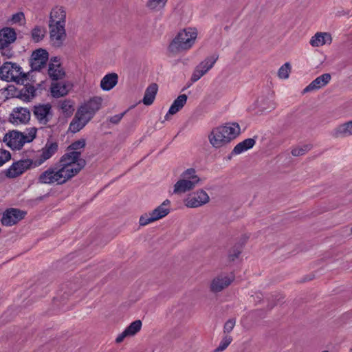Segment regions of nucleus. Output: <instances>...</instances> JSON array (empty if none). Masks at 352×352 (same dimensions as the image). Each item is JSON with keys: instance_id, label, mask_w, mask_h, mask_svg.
I'll list each match as a JSON object with an SVG mask.
<instances>
[{"instance_id": "1", "label": "nucleus", "mask_w": 352, "mask_h": 352, "mask_svg": "<svg viewBox=\"0 0 352 352\" xmlns=\"http://www.w3.org/2000/svg\"><path fill=\"white\" fill-rule=\"evenodd\" d=\"M86 160H80L73 165L50 166L39 175L37 182L41 184L62 185L78 175L86 166Z\"/></svg>"}, {"instance_id": "2", "label": "nucleus", "mask_w": 352, "mask_h": 352, "mask_svg": "<svg viewBox=\"0 0 352 352\" xmlns=\"http://www.w3.org/2000/svg\"><path fill=\"white\" fill-rule=\"evenodd\" d=\"M239 133V125L232 123L231 125L226 124L213 129L208 138L212 146L220 148L236 138Z\"/></svg>"}, {"instance_id": "3", "label": "nucleus", "mask_w": 352, "mask_h": 352, "mask_svg": "<svg viewBox=\"0 0 352 352\" xmlns=\"http://www.w3.org/2000/svg\"><path fill=\"white\" fill-rule=\"evenodd\" d=\"M197 33L191 28L184 29L178 32L168 46L170 56H175L190 49L195 43Z\"/></svg>"}, {"instance_id": "4", "label": "nucleus", "mask_w": 352, "mask_h": 352, "mask_svg": "<svg viewBox=\"0 0 352 352\" xmlns=\"http://www.w3.org/2000/svg\"><path fill=\"white\" fill-rule=\"evenodd\" d=\"M28 131V134L15 130L9 131L5 135L3 141L12 149L20 150L25 143L31 142L35 139L38 129L32 127Z\"/></svg>"}, {"instance_id": "5", "label": "nucleus", "mask_w": 352, "mask_h": 352, "mask_svg": "<svg viewBox=\"0 0 352 352\" xmlns=\"http://www.w3.org/2000/svg\"><path fill=\"white\" fill-rule=\"evenodd\" d=\"M21 67L15 63L6 62L0 67V78L6 82L23 84L29 79L30 72H23Z\"/></svg>"}, {"instance_id": "6", "label": "nucleus", "mask_w": 352, "mask_h": 352, "mask_svg": "<svg viewBox=\"0 0 352 352\" xmlns=\"http://www.w3.org/2000/svg\"><path fill=\"white\" fill-rule=\"evenodd\" d=\"M181 179L174 185L173 193L181 194L192 190L200 181L196 170L191 168L184 171Z\"/></svg>"}, {"instance_id": "7", "label": "nucleus", "mask_w": 352, "mask_h": 352, "mask_svg": "<svg viewBox=\"0 0 352 352\" xmlns=\"http://www.w3.org/2000/svg\"><path fill=\"white\" fill-rule=\"evenodd\" d=\"M39 166L34 156L32 158L21 159L12 163V164L4 170V174L9 179L19 177L25 171Z\"/></svg>"}, {"instance_id": "8", "label": "nucleus", "mask_w": 352, "mask_h": 352, "mask_svg": "<svg viewBox=\"0 0 352 352\" xmlns=\"http://www.w3.org/2000/svg\"><path fill=\"white\" fill-rule=\"evenodd\" d=\"M102 98L99 96L91 98L89 100L82 104L78 109V114L83 116L87 121H90L96 112H98L102 107Z\"/></svg>"}, {"instance_id": "9", "label": "nucleus", "mask_w": 352, "mask_h": 352, "mask_svg": "<svg viewBox=\"0 0 352 352\" xmlns=\"http://www.w3.org/2000/svg\"><path fill=\"white\" fill-rule=\"evenodd\" d=\"M219 58V54H214L210 56L206 57L195 68L192 74L190 80L193 82L199 80L210 69H212Z\"/></svg>"}, {"instance_id": "10", "label": "nucleus", "mask_w": 352, "mask_h": 352, "mask_svg": "<svg viewBox=\"0 0 352 352\" xmlns=\"http://www.w3.org/2000/svg\"><path fill=\"white\" fill-rule=\"evenodd\" d=\"M50 29V38L52 42V45L56 47H60L63 45L66 39L67 34L65 25L63 24H48Z\"/></svg>"}, {"instance_id": "11", "label": "nucleus", "mask_w": 352, "mask_h": 352, "mask_svg": "<svg viewBox=\"0 0 352 352\" xmlns=\"http://www.w3.org/2000/svg\"><path fill=\"white\" fill-rule=\"evenodd\" d=\"M32 112L39 124L43 125H46L53 116L52 105L50 103L34 105Z\"/></svg>"}, {"instance_id": "12", "label": "nucleus", "mask_w": 352, "mask_h": 352, "mask_svg": "<svg viewBox=\"0 0 352 352\" xmlns=\"http://www.w3.org/2000/svg\"><path fill=\"white\" fill-rule=\"evenodd\" d=\"M48 58L49 54L45 49L39 48L34 51L30 60L31 72L40 71L46 65Z\"/></svg>"}, {"instance_id": "13", "label": "nucleus", "mask_w": 352, "mask_h": 352, "mask_svg": "<svg viewBox=\"0 0 352 352\" xmlns=\"http://www.w3.org/2000/svg\"><path fill=\"white\" fill-rule=\"evenodd\" d=\"M51 138L50 136L47 139L45 146L41 150V154L39 156L34 155L37 162L39 163V166L51 158L58 151V142L56 141H52Z\"/></svg>"}, {"instance_id": "14", "label": "nucleus", "mask_w": 352, "mask_h": 352, "mask_svg": "<svg viewBox=\"0 0 352 352\" xmlns=\"http://www.w3.org/2000/svg\"><path fill=\"white\" fill-rule=\"evenodd\" d=\"M26 212L17 208L7 209L3 214L1 223L6 226H11L23 219Z\"/></svg>"}, {"instance_id": "15", "label": "nucleus", "mask_w": 352, "mask_h": 352, "mask_svg": "<svg viewBox=\"0 0 352 352\" xmlns=\"http://www.w3.org/2000/svg\"><path fill=\"white\" fill-rule=\"evenodd\" d=\"M31 113L24 107L14 108L10 114L9 121L13 124H27L30 120Z\"/></svg>"}, {"instance_id": "16", "label": "nucleus", "mask_w": 352, "mask_h": 352, "mask_svg": "<svg viewBox=\"0 0 352 352\" xmlns=\"http://www.w3.org/2000/svg\"><path fill=\"white\" fill-rule=\"evenodd\" d=\"M209 200L208 195L204 190H199L185 200V206L188 208H197L207 204Z\"/></svg>"}, {"instance_id": "17", "label": "nucleus", "mask_w": 352, "mask_h": 352, "mask_svg": "<svg viewBox=\"0 0 352 352\" xmlns=\"http://www.w3.org/2000/svg\"><path fill=\"white\" fill-rule=\"evenodd\" d=\"M81 152L76 151H67L63 155L61 156L58 162L51 165L50 166H67L73 165L76 163H78L80 160H85L80 157Z\"/></svg>"}, {"instance_id": "18", "label": "nucleus", "mask_w": 352, "mask_h": 352, "mask_svg": "<svg viewBox=\"0 0 352 352\" xmlns=\"http://www.w3.org/2000/svg\"><path fill=\"white\" fill-rule=\"evenodd\" d=\"M23 85V87L21 89H16V97L24 102H30L36 96V89L28 82Z\"/></svg>"}, {"instance_id": "19", "label": "nucleus", "mask_w": 352, "mask_h": 352, "mask_svg": "<svg viewBox=\"0 0 352 352\" xmlns=\"http://www.w3.org/2000/svg\"><path fill=\"white\" fill-rule=\"evenodd\" d=\"M16 39V34L13 28H3L0 30V49L8 47Z\"/></svg>"}, {"instance_id": "20", "label": "nucleus", "mask_w": 352, "mask_h": 352, "mask_svg": "<svg viewBox=\"0 0 352 352\" xmlns=\"http://www.w3.org/2000/svg\"><path fill=\"white\" fill-rule=\"evenodd\" d=\"M232 281L233 278H230L228 276H218L212 280L210 290L214 293L220 292L228 287Z\"/></svg>"}, {"instance_id": "21", "label": "nucleus", "mask_w": 352, "mask_h": 352, "mask_svg": "<svg viewBox=\"0 0 352 352\" xmlns=\"http://www.w3.org/2000/svg\"><path fill=\"white\" fill-rule=\"evenodd\" d=\"M331 79L330 74L326 73L317 77L309 85H307L302 91L303 94L317 90L326 85H327Z\"/></svg>"}, {"instance_id": "22", "label": "nucleus", "mask_w": 352, "mask_h": 352, "mask_svg": "<svg viewBox=\"0 0 352 352\" xmlns=\"http://www.w3.org/2000/svg\"><path fill=\"white\" fill-rule=\"evenodd\" d=\"M63 24L66 23V12L63 7L54 8L50 14L48 24Z\"/></svg>"}, {"instance_id": "23", "label": "nucleus", "mask_w": 352, "mask_h": 352, "mask_svg": "<svg viewBox=\"0 0 352 352\" xmlns=\"http://www.w3.org/2000/svg\"><path fill=\"white\" fill-rule=\"evenodd\" d=\"M187 96L186 94L179 95L171 104L168 113L165 116V120H169L170 115H174L179 111L185 105L187 101Z\"/></svg>"}, {"instance_id": "24", "label": "nucleus", "mask_w": 352, "mask_h": 352, "mask_svg": "<svg viewBox=\"0 0 352 352\" xmlns=\"http://www.w3.org/2000/svg\"><path fill=\"white\" fill-rule=\"evenodd\" d=\"M118 76L116 73L105 75L100 81V87L102 90L109 91L118 83Z\"/></svg>"}, {"instance_id": "25", "label": "nucleus", "mask_w": 352, "mask_h": 352, "mask_svg": "<svg viewBox=\"0 0 352 352\" xmlns=\"http://www.w3.org/2000/svg\"><path fill=\"white\" fill-rule=\"evenodd\" d=\"M352 135V120L346 122L342 124L339 125L338 127H336L332 135L336 138H340V137H347Z\"/></svg>"}, {"instance_id": "26", "label": "nucleus", "mask_w": 352, "mask_h": 352, "mask_svg": "<svg viewBox=\"0 0 352 352\" xmlns=\"http://www.w3.org/2000/svg\"><path fill=\"white\" fill-rule=\"evenodd\" d=\"M89 121H87L86 118L81 116V114H78V111H76L74 118L69 124V130L72 133L78 132L81 130Z\"/></svg>"}, {"instance_id": "27", "label": "nucleus", "mask_w": 352, "mask_h": 352, "mask_svg": "<svg viewBox=\"0 0 352 352\" xmlns=\"http://www.w3.org/2000/svg\"><path fill=\"white\" fill-rule=\"evenodd\" d=\"M48 74L53 80H58L63 78L65 76V72L61 67L60 63L54 64L50 63Z\"/></svg>"}, {"instance_id": "28", "label": "nucleus", "mask_w": 352, "mask_h": 352, "mask_svg": "<svg viewBox=\"0 0 352 352\" xmlns=\"http://www.w3.org/2000/svg\"><path fill=\"white\" fill-rule=\"evenodd\" d=\"M158 86L156 83L151 84L146 89L144 93L142 102L145 105H151L153 104L155 96L157 94Z\"/></svg>"}, {"instance_id": "29", "label": "nucleus", "mask_w": 352, "mask_h": 352, "mask_svg": "<svg viewBox=\"0 0 352 352\" xmlns=\"http://www.w3.org/2000/svg\"><path fill=\"white\" fill-rule=\"evenodd\" d=\"M331 36L327 32H318L311 39L310 44L314 47H319L324 45L328 41L331 42Z\"/></svg>"}, {"instance_id": "30", "label": "nucleus", "mask_w": 352, "mask_h": 352, "mask_svg": "<svg viewBox=\"0 0 352 352\" xmlns=\"http://www.w3.org/2000/svg\"><path fill=\"white\" fill-rule=\"evenodd\" d=\"M256 143L254 138H248L237 144L232 151V154H240L254 146Z\"/></svg>"}, {"instance_id": "31", "label": "nucleus", "mask_w": 352, "mask_h": 352, "mask_svg": "<svg viewBox=\"0 0 352 352\" xmlns=\"http://www.w3.org/2000/svg\"><path fill=\"white\" fill-rule=\"evenodd\" d=\"M170 203L168 199H166L160 206L151 212L155 221L166 217L170 212V209L165 208V206H169Z\"/></svg>"}, {"instance_id": "32", "label": "nucleus", "mask_w": 352, "mask_h": 352, "mask_svg": "<svg viewBox=\"0 0 352 352\" xmlns=\"http://www.w3.org/2000/svg\"><path fill=\"white\" fill-rule=\"evenodd\" d=\"M67 86L60 82L52 83L51 87L52 96L54 98H60L67 94Z\"/></svg>"}, {"instance_id": "33", "label": "nucleus", "mask_w": 352, "mask_h": 352, "mask_svg": "<svg viewBox=\"0 0 352 352\" xmlns=\"http://www.w3.org/2000/svg\"><path fill=\"white\" fill-rule=\"evenodd\" d=\"M46 34V29L44 27L36 25L31 31V38L34 43L41 41Z\"/></svg>"}, {"instance_id": "34", "label": "nucleus", "mask_w": 352, "mask_h": 352, "mask_svg": "<svg viewBox=\"0 0 352 352\" xmlns=\"http://www.w3.org/2000/svg\"><path fill=\"white\" fill-rule=\"evenodd\" d=\"M142 321L140 320H136L131 322L126 329L125 331L129 335L133 336L139 332L142 327Z\"/></svg>"}, {"instance_id": "35", "label": "nucleus", "mask_w": 352, "mask_h": 352, "mask_svg": "<svg viewBox=\"0 0 352 352\" xmlns=\"http://www.w3.org/2000/svg\"><path fill=\"white\" fill-rule=\"evenodd\" d=\"M60 108L63 113L67 116H72L74 111L73 103L70 100H65L60 102Z\"/></svg>"}, {"instance_id": "36", "label": "nucleus", "mask_w": 352, "mask_h": 352, "mask_svg": "<svg viewBox=\"0 0 352 352\" xmlns=\"http://www.w3.org/2000/svg\"><path fill=\"white\" fill-rule=\"evenodd\" d=\"M168 0H148L146 7L151 10H160L164 8Z\"/></svg>"}, {"instance_id": "37", "label": "nucleus", "mask_w": 352, "mask_h": 352, "mask_svg": "<svg viewBox=\"0 0 352 352\" xmlns=\"http://www.w3.org/2000/svg\"><path fill=\"white\" fill-rule=\"evenodd\" d=\"M242 245L243 244H236L230 250L228 253V259L230 261H234L239 256L242 252Z\"/></svg>"}, {"instance_id": "38", "label": "nucleus", "mask_w": 352, "mask_h": 352, "mask_svg": "<svg viewBox=\"0 0 352 352\" xmlns=\"http://www.w3.org/2000/svg\"><path fill=\"white\" fill-rule=\"evenodd\" d=\"M291 72V65L289 63H285L282 65L278 72V76L280 78L286 79L289 78Z\"/></svg>"}, {"instance_id": "39", "label": "nucleus", "mask_w": 352, "mask_h": 352, "mask_svg": "<svg viewBox=\"0 0 352 352\" xmlns=\"http://www.w3.org/2000/svg\"><path fill=\"white\" fill-rule=\"evenodd\" d=\"M232 341V338L230 336H225L221 341L218 347L214 349V352H221L224 351Z\"/></svg>"}, {"instance_id": "40", "label": "nucleus", "mask_w": 352, "mask_h": 352, "mask_svg": "<svg viewBox=\"0 0 352 352\" xmlns=\"http://www.w3.org/2000/svg\"><path fill=\"white\" fill-rule=\"evenodd\" d=\"M86 145L85 139H80L72 142L67 148V151H78L79 149L84 148Z\"/></svg>"}, {"instance_id": "41", "label": "nucleus", "mask_w": 352, "mask_h": 352, "mask_svg": "<svg viewBox=\"0 0 352 352\" xmlns=\"http://www.w3.org/2000/svg\"><path fill=\"white\" fill-rule=\"evenodd\" d=\"M155 221V219H154L153 216H152V214L151 213H149V214L145 213L140 217L139 223H140V226H146L147 224H148L151 222H153Z\"/></svg>"}, {"instance_id": "42", "label": "nucleus", "mask_w": 352, "mask_h": 352, "mask_svg": "<svg viewBox=\"0 0 352 352\" xmlns=\"http://www.w3.org/2000/svg\"><path fill=\"white\" fill-rule=\"evenodd\" d=\"M11 159V153L5 149L0 150V167Z\"/></svg>"}, {"instance_id": "43", "label": "nucleus", "mask_w": 352, "mask_h": 352, "mask_svg": "<svg viewBox=\"0 0 352 352\" xmlns=\"http://www.w3.org/2000/svg\"><path fill=\"white\" fill-rule=\"evenodd\" d=\"M236 324V320L234 318H230L226 322L223 326V333H229L234 329Z\"/></svg>"}, {"instance_id": "44", "label": "nucleus", "mask_w": 352, "mask_h": 352, "mask_svg": "<svg viewBox=\"0 0 352 352\" xmlns=\"http://www.w3.org/2000/svg\"><path fill=\"white\" fill-rule=\"evenodd\" d=\"M310 147L309 145H305L300 148H296L292 151V154L294 156H300L305 155L308 151H309Z\"/></svg>"}, {"instance_id": "45", "label": "nucleus", "mask_w": 352, "mask_h": 352, "mask_svg": "<svg viewBox=\"0 0 352 352\" xmlns=\"http://www.w3.org/2000/svg\"><path fill=\"white\" fill-rule=\"evenodd\" d=\"M126 113V111H124L123 113L111 116L109 118V120L111 123L117 124L120 122V120L124 117V116L125 115Z\"/></svg>"}, {"instance_id": "46", "label": "nucleus", "mask_w": 352, "mask_h": 352, "mask_svg": "<svg viewBox=\"0 0 352 352\" xmlns=\"http://www.w3.org/2000/svg\"><path fill=\"white\" fill-rule=\"evenodd\" d=\"M23 19H25L24 14L22 12H19L14 14L11 20L13 23H20Z\"/></svg>"}, {"instance_id": "47", "label": "nucleus", "mask_w": 352, "mask_h": 352, "mask_svg": "<svg viewBox=\"0 0 352 352\" xmlns=\"http://www.w3.org/2000/svg\"><path fill=\"white\" fill-rule=\"evenodd\" d=\"M127 336H129V335L127 333V332L124 330L122 333H120V335H118V336L116 338V342L117 343H120L122 342L124 339L127 337Z\"/></svg>"}, {"instance_id": "48", "label": "nucleus", "mask_w": 352, "mask_h": 352, "mask_svg": "<svg viewBox=\"0 0 352 352\" xmlns=\"http://www.w3.org/2000/svg\"><path fill=\"white\" fill-rule=\"evenodd\" d=\"M1 50H2L1 54L3 56H7L8 58H10L12 56V52H11L10 49H8L7 47H6V48L1 49Z\"/></svg>"}, {"instance_id": "49", "label": "nucleus", "mask_w": 352, "mask_h": 352, "mask_svg": "<svg viewBox=\"0 0 352 352\" xmlns=\"http://www.w3.org/2000/svg\"><path fill=\"white\" fill-rule=\"evenodd\" d=\"M43 84H44V81H42L40 83H37L36 87H35V89H36V91L39 90L40 93H41L42 90L45 89Z\"/></svg>"}, {"instance_id": "50", "label": "nucleus", "mask_w": 352, "mask_h": 352, "mask_svg": "<svg viewBox=\"0 0 352 352\" xmlns=\"http://www.w3.org/2000/svg\"><path fill=\"white\" fill-rule=\"evenodd\" d=\"M59 62V58L56 56H54V57H52L51 59H50V63H58Z\"/></svg>"}, {"instance_id": "51", "label": "nucleus", "mask_w": 352, "mask_h": 352, "mask_svg": "<svg viewBox=\"0 0 352 352\" xmlns=\"http://www.w3.org/2000/svg\"><path fill=\"white\" fill-rule=\"evenodd\" d=\"M276 305V303H274V304H269L267 305V308L269 310L272 309L274 306Z\"/></svg>"}, {"instance_id": "52", "label": "nucleus", "mask_w": 352, "mask_h": 352, "mask_svg": "<svg viewBox=\"0 0 352 352\" xmlns=\"http://www.w3.org/2000/svg\"><path fill=\"white\" fill-rule=\"evenodd\" d=\"M322 352H329V351H322Z\"/></svg>"}, {"instance_id": "53", "label": "nucleus", "mask_w": 352, "mask_h": 352, "mask_svg": "<svg viewBox=\"0 0 352 352\" xmlns=\"http://www.w3.org/2000/svg\"><path fill=\"white\" fill-rule=\"evenodd\" d=\"M350 352H352V348L351 349Z\"/></svg>"}, {"instance_id": "54", "label": "nucleus", "mask_w": 352, "mask_h": 352, "mask_svg": "<svg viewBox=\"0 0 352 352\" xmlns=\"http://www.w3.org/2000/svg\"><path fill=\"white\" fill-rule=\"evenodd\" d=\"M351 233H352V227H351Z\"/></svg>"}, {"instance_id": "55", "label": "nucleus", "mask_w": 352, "mask_h": 352, "mask_svg": "<svg viewBox=\"0 0 352 352\" xmlns=\"http://www.w3.org/2000/svg\"><path fill=\"white\" fill-rule=\"evenodd\" d=\"M1 148H0V150H1ZM0 162H1L2 161H0Z\"/></svg>"}]
</instances>
